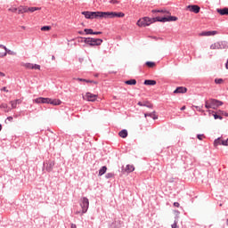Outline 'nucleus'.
<instances>
[{
  "label": "nucleus",
  "mask_w": 228,
  "mask_h": 228,
  "mask_svg": "<svg viewBox=\"0 0 228 228\" xmlns=\"http://www.w3.org/2000/svg\"><path fill=\"white\" fill-rule=\"evenodd\" d=\"M8 11L11 12H17V11L19 12V8L12 7V8L8 9Z\"/></svg>",
  "instance_id": "nucleus-37"
},
{
  "label": "nucleus",
  "mask_w": 228,
  "mask_h": 228,
  "mask_svg": "<svg viewBox=\"0 0 228 228\" xmlns=\"http://www.w3.org/2000/svg\"><path fill=\"white\" fill-rule=\"evenodd\" d=\"M125 171L126 173H132L134 171V167L132 165H127V166H126Z\"/></svg>",
  "instance_id": "nucleus-24"
},
{
  "label": "nucleus",
  "mask_w": 228,
  "mask_h": 228,
  "mask_svg": "<svg viewBox=\"0 0 228 228\" xmlns=\"http://www.w3.org/2000/svg\"><path fill=\"white\" fill-rule=\"evenodd\" d=\"M102 32H100V31H98V32H93V35H95V36L102 35Z\"/></svg>",
  "instance_id": "nucleus-49"
},
{
  "label": "nucleus",
  "mask_w": 228,
  "mask_h": 228,
  "mask_svg": "<svg viewBox=\"0 0 228 228\" xmlns=\"http://www.w3.org/2000/svg\"><path fill=\"white\" fill-rule=\"evenodd\" d=\"M2 129H3V126H2V125H0V132L2 131Z\"/></svg>",
  "instance_id": "nucleus-57"
},
{
  "label": "nucleus",
  "mask_w": 228,
  "mask_h": 228,
  "mask_svg": "<svg viewBox=\"0 0 228 228\" xmlns=\"http://www.w3.org/2000/svg\"><path fill=\"white\" fill-rule=\"evenodd\" d=\"M137 105L140 107L152 108V105L149 104L148 102H138Z\"/></svg>",
  "instance_id": "nucleus-26"
},
{
  "label": "nucleus",
  "mask_w": 228,
  "mask_h": 228,
  "mask_svg": "<svg viewBox=\"0 0 228 228\" xmlns=\"http://www.w3.org/2000/svg\"><path fill=\"white\" fill-rule=\"evenodd\" d=\"M136 79H130V80H127V81H125V84L127 85V86H136Z\"/></svg>",
  "instance_id": "nucleus-25"
},
{
  "label": "nucleus",
  "mask_w": 228,
  "mask_h": 228,
  "mask_svg": "<svg viewBox=\"0 0 228 228\" xmlns=\"http://www.w3.org/2000/svg\"><path fill=\"white\" fill-rule=\"evenodd\" d=\"M99 19H113V12H99Z\"/></svg>",
  "instance_id": "nucleus-6"
},
{
  "label": "nucleus",
  "mask_w": 228,
  "mask_h": 228,
  "mask_svg": "<svg viewBox=\"0 0 228 228\" xmlns=\"http://www.w3.org/2000/svg\"><path fill=\"white\" fill-rule=\"evenodd\" d=\"M106 170H107V167H106L105 166L102 167H101V169H99V174H98V175H99V176H102L103 175H105Z\"/></svg>",
  "instance_id": "nucleus-28"
},
{
  "label": "nucleus",
  "mask_w": 228,
  "mask_h": 228,
  "mask_svg": "<svg viewBox=\"0 0 228 228\" xmlns=\"http://www.w3.org/2000/svg\"><path fill=\"white\" fill-rule=\"evenodd\" d=\"M188 92V89L186 87H177L176 89L174 90V94H185Z\"/></svg>",
  "instance_id": "nucleus-14"
},
{
  "label": "nucleus",
  "mask_w": 228,
  "mask_h": 228,
  "mask_svg": "<svg viewBox=\"0 0 228 228\" xmlns=\"http://www.w3.org/2000/svg\"><path fill=\"white\" fill-rule=\"evenodd\" d=\"M2 91H3V92H5V93H8V90H7L6 87H3V88H2Z\"/></svg>",
  "instance_id": "nucleus-52"
},
{
  "label": "nucleus",
  "mask_w": 228,
  "mask_h": 228,
  "mask_svg": "<svg viewBox=\"0 0 228 228\" xmlns=\"http://www.w3.org/2000/svg\"><path fill=\"white\" fill-rule=\"evenodd\" d=\"M48 104H52L53 106H60L61 104V100H52L50 99V102H48Z\"/></svg>",
  "instance_id": "nucleus-19"
},
{
  "label": "nucleus",
  "mask_w": 228,
  "mask_h": 228,
  "mask_svg": "<svg viewBox=\"0 0 228 228\" xmlns=\"http://www.w3.org/2000/svg\"><path fill=\"white\" fill-rule=\"evenodd\" d=\"M79 207H81V212L80 211H76V215L78 216L81 214L83 216L84 214L88 211V208L90 207V201L88 200V198L83 197L81 198V201L79 202Z\"/></svg>",
  "instance_id": "nucleus-3"
},
{
  "label": "nucleus",
  "mask_w": 228,
  "mask_h": 228,
  "mask_svg": "<svg viewBox=\"0 0 228 228\" xmlns=\"http://www.w3.org/2000/svg\"><path fill=\"white\" fill-rule=\"evenodd\" d=\"M0 77H5V74L3 73V72H0Z\"/></svg>",
  "instance_id": "nucleus-53"
},
{
  "label": "nucleus",
  "mask_w": 228,
  "mask_h": 228,
  "mask_svg": "<svg viewBox=\"0 0 228 228\" xmlns=\"http://www.w3.org/2000/svg\"><path fill=\"white\" fill-rule=\"evenodd\" d=\"M28 12H35L36 11H40L41 7H27Z\"/></svg>",
  "instance_id": "nucleus-27"
},
{
  "label": "nucleus",
  "mask_w": 228,
  "mask_h": 228,
  "mask_svg": "<svg viewBox=\"0 0 228 228\" xmlns=\"http://www.w3.org/2000/svg\"><path fill=\"white\" fill-rule=\"evenodd\" d=\"M6 121L12 122V117H7Z\"/></svg>",
  "instance_id": "nucleus-48"
},
{
  "label": "nucleus",
  "mask_w": 228,
  "mask_h": 228,
  "mask_svg": "<svg viewBox=\"0 0 228 228\" xmlns=\"http://www.w3.org/2000/svg\"><path fill=\"white\" fill-rule=\"evenodd\" d=\"M218 34L217 31H203L199 34L200 37H211V36H216Z\"/></svg>",
  "instance_id": "nucleus-11"
},
{
  "label": "nucleus",
  "mask_w": 228,
  "mask_h": 228,
  "mask_svg": "<svg viewBox=\"0 0 228 228\" xmlns=\"http://www.w3.org/2000/svg\"><path fill=\"white\" fill-rule=\"evenodd\" d=\"M213 116H214V119H216V120H217V119L223 120V117H221L220 115L214 113Z\"/></svg>",
  "instance_id": "nucleus-34"
},
{
  "label": "nucleus",
  "mask_w": 228,
  "mask_h": 228,
  "mask_svg": "<svg viewBox=\"0 0 228 228\" xmlns=\"http://www.w3.org/2000/svg\"><path fill=\"white\" fill-rule=\"evenodd\" d=\"M52 60H54V56H52Z\"/></svg>",
  "instance_id": "nucleus-59"
},
{
  "label": "nucleus",
  "mask_w": 228,
  "mask_h": 228,
  "mask_svg": "<svg viewBox=\"0 0 228 228\" xmlns=\"http://www.w3.org/2000/svg\"><path fill=\"white\" fill-rule=\"evenodd\" d=\"M109 3H110L111 4H118L119 1L118 0H110Z\"/></svg>",
  "instance_id": "nucleus-41"
},
{
  "label": "nucleus",
  "mask_w": 228,
  "mask_h": 228,
  "mask_svg": "<svg viewBox=\"0 0 228 228\" xmlns=\"http://www.w3.org/2000/svg\"><path fill=\"white\" fill-rule=\"evenodd\" d=\"M226 225L228 226V219L226 220Z\"/></svg>",
  "instance_id": "nucleus-58"
},
{
  "label": "nucleus",
  "mask_w": 228,
  "mask_h": 228,
  "mask_svg": "<svg viewBox=\"0 0 228 228\" xmlns=\"http://www.w3.org/2000/svg\"><path fill=\"white\" fill-rule=\"evenodd\" d=\"M123 17H125V13H123V12H113V13H112V19H115V18L121 19Z\"/></svg>",
  "instance_id": "nucleus-20"
},
{
  "label": "nucleus",
  "mask_w": 228,
  "mask_h": 228,
  "mask_svg": "<svg viewBox=\"0 0 228 228\" xmlns=\"http://www.w3.org/2000/svg\"><path fill=\"white\" fill-rule=\"evenodd\" d=\"M225 69L228 70V60L226 61Z\"/></svg>",
  "instance_id": "nucleus-55"
},
{
  "label": "nucleus",
  "mask_w": 228,
  "mask_h": 228,
  "mask_svg": "<svg viewBox=\"0 0 228 228\" xmlns=\"http://www.w3.org/2000/svg\"><path fill=\"white\" fill-rule=\"evenodd\" d=\"M214 145H224V146H228V138L226 140L221 141L220 138L216 139L214 142Z\"/></svg>",
  "instance_id": "nucleus-12"
},
{
  "label": "nucleus",
  "mask_w": 228,
  "mask_h": 228,
  "mask_svg": "<svg viewBox=\"0 0 228 228\" xmlns=\"http://www.w3.org/2000/svg\"><path fill=\"white\" fill-rule=\"evenodd\" d=\"M145 65H147L148 68L151 69V68L155 67V62L147 61V62H145Z\"/></svg>",
  "instance_id": "nucleus-30"
},
{
  "label": "nucleus",
  "mask_w": 228,
  "mask_h": 228,
  "mask_svg": "<svg viewBox=\"0 0 228 228\" xmlns=\"http://www.w3.org/2000/svg\"><path fill=\"white\" fill-rule=\"evenodd\" d=\"M157 85V81L147 79L144 81V86H155Z\"/></svg>",
  "instance_id": "nucleus-23"
},
{
  "label": "nucleus",
  "mask_w": 228,
  "mask_h": 228,
  "mask_svg": "<svg viewBox=\"0 0 228 228\" xmlns=\"http://www.w3.org/2000/svg\"><path fill=\"white\" fill-rule=\"evenodd\" d=\"M203 138H204V134H197V139H199L200 141L203 140Z\"/></svg>",
  "instance_id": "nucleus-40"
},
{
  "label": "nucleus",
  "mask_w": 228,
  "mask_h": 228,
  "mask_svg": "<svg viewBox=\"0 0 228 228\" xmlns=\"http://www.w3.org/2000/svg\"><path fill=\"white\" fill-rule=\"evenodd\" d=\"M7 53V54H11V55H14V53L12 52L11 50H5V53Z\"/></svg>",
  "instance_id": "nucleus-43"
},
{
  "label": "nucleus",
  "mask_w": 228,
  "mask_h": 228,
  "mask_svg": "<svg viewBox=\"0 0 228 228\" xmlns=\"http://www.w3.org/2000/svg\"><path fill=\"white\" fill-rule=\"evenodd\" d=\"M114 176H115V174H113V173H108V174H106L105 178H106V179H110V178H112V177H114Z\"/></svg>",
  "instance_id": "nucleus-33"
},
{
  "label": "nucleus",
  "mask_w": 228,
  "mask_h": 228,
  "mask_svg": "<svg viewBox=\"0 0 228 228\" xmlns=\"http://www.w3.org/2000/svg\"><path fill=\"white\" fill-rule=\"evenodd\" d=\"M216 12L219 13V15H228V8H224V9H217Z\"/></svg>",
  "instance_id": "nucleus-17"
},
{
  "label": "nucleus",
  "mask_w": 228,
  "mask_h": 228,
  "mask_svg": "<svg viewBox=\"0 0 228 228\" xmlns=\"http://www.w3.org/2000/svg\"><path fill=\"white\" fill-rule=\"evenodd\" d=\"M224 45H225V43L216 42L210 45V49L211 50H221L223 48H225V46H224Z\"/></svg>",
  "instance_id": "nucleus-9"
},
{
  "label": "nucleus",
  "mask_w": 228,
  "mask_h": 228,
  "mask_svg": "<svg viewBox=\"0 0 228 228\" xmlns=\"http://www.w3.org/2000/svg\"><path fill=\"white\" fill-rule=\"evenodd\" d=\"M186 110V106H183V107L180 108V110Z\"/></svg>",
  "instance_id": "nucleus-54"
},
{
  "label": "nucleus",
  "mask_w": 228,
  "mask_h": 228,
  "mask_svg": "<svg viewBox=\"0 0 228 228\" xmlns=\"http://www.w3.org/2000/svg\"><path fill=\"white\" fill-rule=\"evenodd\" d=\"M216 85H222L224 83L223 78H216L215 80Z\"/></svg>",
  "instance_id": "nucleus-32"
},
{
  "label": "nucleus",
  "mask_w": 228,
  "mask_h": 228,
  "mask_svg": "<svg viewBox=\"0 0 228 228\" xmlns=\"http://www.w3.org/2000/svg\"><path fill=\"white\" fill-rule=\"evenodd\" d=\"M7 108H8V105H7L6 103H2V104H0V109H2V110H7Z\"/></svg>",
  "instance_id": "nucleus-39"
},
{
  "label": "nucleus",
  "mask_w": 228,
  "mask_h": 228,
  "mask_svg": "<svg viewBox=\"0 0 228 228\" xmlns=\"http://www.w3.org/2000/svg\"><path fill=\"white\" fill-rule=\"evenodd\" d=\"M28 12V7L21 5L20 7H18V13L19 14H22V13H27Z\"/></svg>",
  "instance_id": "nucleus-16"
},
{
  "label": "nucleus",
  "mask_w": 228,
  "mask_h": 228,
  "mask_svg": "<svg viewBox=\"0 0 228 228\" xmlns=\"http://www.w3.org/2000/svg\"><path fill=\"white\" fill-rule=\"evenodd\" d=\"M187 10L191 12L199 13L200 12V7L199 5H187Z\"/></svg>",
  "instance_id": "nucleus-10"
},
{
  "label": "nucleus",
  "mask_w": 228,
  "mask_h": 228,
  "mask_svg": "<svg viewBox=\"0 0 228 228\" xmlns=\"http://www.w3.org/2000/svg\"><path fill=\"white\" fill-rule=\"evenodd\" d=\"M79 35H84L83 31L78 32Z\"/></svg>",
  "instance_id": "nucleus-56"
},
{
  "label": "nucleus",
  "mask_w": 228,
  "mask_h": 228,
  "mask_svg": "<svg viewBox=\"0 0 228 228\" xmlns=\"http://www.w3.org/2000/svg\"><path fill=\"white\" fill-rule=\"evenodd\" d=\"M79 43H84L88 45L89 46H100L103 40L102 39H95L93 37H79Z\"/></svg>",
  "instance_id": "nucleus-2"
},
{
  "label": "nucleus",
  "mask_w": 228,
  "mask_h": 228,
  "mask_svg": "<svg viewBox=\"0 0 228 228\" xmlns=\"http://www.w3.org/2000/svg\"><path fill=\"white\" fill-rule=\"evenodd\" d=\"M21 102H22V100H20V99L14 100V101H11V102H10L11 108H12V110L16 109V108H17V105L21 104Z\"/></svg>",
  "instance_id": "nucleus-13"
},
{
  "label": "nucleus",
  "mask_w": 228,
  "mask_h": 228,
  "mask_svg": "<svg viewBox=\"0 0 228 228\" xmlns=\"http://www.w3.org/2000/svg\"><path fill=\"white\" fill-rule=\"evenodd\" d=\"M7 56V53H0V58H4Z\"/></svg>",
  "instance_id": "nucleus-44"
},
{
  "label": "nucleus",
  "mask_w": 228,
  "mask_h": 228,
  "mask_svg": "<svg viewBox=\"0 0 228 228\" xmlns=\"http://www.w3.org/2000/svg\"><path fill=\"white\" fill-rule=\"evenodd\" d=\"M35 64H31V63H26L24 64L25 69H32V68L34 67Z\"/></svg>",
  "instance_id": "nucleus-31"
},
{
  "label": "nucleus",
  "mask_w": 228,
  "mask_h": 228,
  "mask_svg": "<svg viewBox=\"0 0 228 228\" xmlns=\"http://www.w3.org/2000/svg\"><path fill=\"white\" fill-rule=\"evenodd\" d=\"M171 228H179L178 220L174 221V224H172Z\"/></svg>",
  "instance_id": "nucleus-35"
},
{
  "label": "nucleus",
  "mask_w": 228,
  "mask_h": 228,
  "mask_svg": "<svg viewBox=\"0 0 228 228\" xmlns=\"http://www.w3.org/2000/svg\"><path fill=\"white\" fill-rule=\"evenodd\" d=\"M50 30H51V27H49V26H45V27L41 28V31H50Z\"/></svg>",
  "instance_id": "nucleus-36"
},
{
  "label": "nucleus",
  "mask_w": 228,
  "mask_h": 228,
  "mask_svg": "<svg viewBox=\"0 0 228 228\" xmlns=\"http://www.w3.org/2000/svg\"><path fill=\"white\" fill-rule=\"evenodd\" d=\"M0 48H2L4 51H7V47L4 45H0Z\"/></svg>",
  "instance_id": "nucleus-47"
},
{
  "label": "nucleus",
  "mask_w": 228,
  "mask_h": 228,
  "mask_svg": "<svg viewBox=\"0 0 228 228\" xmlns=\"http://www.w3.org/2000/svg\"><path fill=\"white\" fill-rule=\"evenodd\" d=\"M53 167H54L53 161H50L49 163H47L46 164V172H52V170H53Z\"/></svg>",
  "instance_id": "nucleus-18"
},
{
  "label": "nucleus",
  "mask_w": 228,
  "mask_h": 228,
  "mask_svg": "<svg viewBox=\"0 0 228 228\" xmlns=\"http://www.w3.org/2000/svg\"><path fill=\"white\" fill-rule=\"evenodd\" d=\"M82 14L84 17H86V20H94L100 18V12H83Z\"/></svg>",
  "instance_id": "nucleus-5"
},
{
  "label": "nucleus",
  "mask_w": 228,
  "mask_h": 228,
  "mask_svg": "<svg viewBox=\"0 0 228 228\" xmlns=\"http://www.w3.org/2000/svg\"><path fill=\"white\" fill-rule=\"evenodd\" d=\"M179 206H180V204H179L178 202H175V203H174V207H175V208H179Z\"/></svg>",
  "instance_id": "nucleus-50"
},
{
  "label": "nucleus",
  "mask_w": 228,
  "mask_h": 228,
  "mask_svg": "<svg viewBox=\"0 0 228 228\" xmlns=\"http://www.w3.org/2000/svg\"><path fill=\"white\" fill-rule=\"evenodd\" d=\"M70 228H77V225H76L75 224H71Z\"/></svg>",
  "instance_id": "nucleus-51"
},
{
  "label": "nucleus",
  "mask_w": 228,
  "mask_h": 228,
  "mask_svg": "<svg viewBox=\"0 0 228 228\" xmlns=\"http://www.w3.org/2000/svg\"><path fill=\"white\" fill-rule=\"evenodd\" d=\"M194 109L197 110V111L201 112V107L200 106H193Z\"/></svg>",
  "instance_id": "nucleus-45"
},
{
  "label": "nucleus",
  "mask_w": 228,
  "mask_h": 228,
  "mask_svg": "<svg viewBox=\"0 0 228 228\" xmlns=\"http://www.w3.org/2000/svg\"><path fill=\"white\" fill-rule=\"evenodd\" d=\"M84 32H86V35H93L94 34V30L91 28H86V29H84Z\"/></svg>",
  "instance_id": "nucleus-29"
},
{
  "label": "nucleus",
  "mask_w": 228,
  "mask_h": 228,
  "mask_svg": "<svg viewBox=\"0 0 228 228\" xmlns=\"http://www.w3.org/2000/svg\"><path fill=\"white\" fill-rule=\"evenodd\" d=\"M178 20V17L175 16H167V17H155V18H150V17H144L137 20V26L140 28H145L152 23L158 22H169V21H176Z\"/></svg>",
  "instance_id": "nucleus-1"
},
{
  "label": "nucleus",
  "mask_w": 228,
  "mask_h": 228,
  "mask_svg": "<svg viewBox=\"0 0 228 228\" xmlns=\"http://www.w3.org/2000/svg\"><path fill=\"white\" fill-rule=\"evenodd\" d=\"M219 113H221V115H224L225 117H228V113L227 112H224L223 110H219Z\"/></svg>",
  "instance_id": "nucleus-46"
},
{
  "label": "nucleus",
  "mask_w": 228,
  "mask_h": 228,
  "mask_svg": "<svg viewBox=\"0 0 228 228\" xmlns=\"http://www.w3.org/2000/svg\"><path fill=\"white\" fill-rule=\"evenodd\" d=\"M37 104H48L51 102V98L39 97L34 100Z\"/></svg>",
  "instance_id": "nucleus-8"
},
{
  "label": "nucleus",
  "mask_w": 228,
  "mask_h": 228,
  "mask_svg": "<svg viewBox=\"0 0 228 228\" xmlns=\"http://www.w3.org/2000/svg\"><path fill=\"white\" fill-rule=\"evenodd\" d=\"M118 136L121 137L122 139H126V137H127V130L123 129L120 132H118Z\"/></svg>",
  "instance_id": "nucleus-22"
},
{
  "label": "nucleus",
  "mask_w": 228,
  "mask_h": 228,
  "mask_svg": "<svg viewBox=\"0 0 228 228\" xmlns=\"http://www.w3.org/2000/svg\"><path fill=\"white\" fill-rule=\"evenodd\" d=\"M76 80L78 81V82H84V83H86V84H94V85L98 84V82H96V81L89 80V79H84V78H80V77L77 78Z\"/></svg>",
  "instance_id": "nucleus-15"
},
{
  "label": "nucleus",
  "mask_w": 228,
  "mask_h": 228,
  "mask_svg": "<svg viewBox=\"0 0 228 228\" xmlns=\"http://www.w3.org/2000/svg\"><path fill=\"white\" fill-rule=\"evenodd\" d=\"M97 98H98L97 94H94L89 92L86 94V96H84V99L86 100V102H96Z\"/></svg>",
  "instance_id": "nucleus-7"
},
{
  "label": "nucleus",
  "mask_w": 228,
  "mask_h": 228,
  "mask_svg": "<svg viewBox=\"0 0 228 228\" xmlns=\"http://www.w3.org/2000/svg\"><path fill=\"white\" fill-rule=\"evenodd\" d=\"M152 12H160V13H169L168 12H167V11H162V10H160V11H152Z\"/></svg>",
  "instance_id": "nucleus-42"
},
{
  "label": "nucleus",
  "mask_w": 228,
  "mask_h": 228,
  "mask_svg": "<svg viewBox=\"0 0 228 228\" xmlns=\"http://www.w3.org/2000/svg\"><path fill=\"white\" fill-rule=\"evenodd\" d=\"M144 117H145V118L150 117V118H151L154 119V120L159 119V116L155 115V112L145 113V114H144Z\"/></svg>",
  "instance_id": "nucleus-21"
},
{
  "label": "nucleus",
  "mask_w": 228,
  "mask_h": 228,
  "mask_svg": "<svg viewBox=\"0 0 228 228\" xmlns=\"http://www.w3.org/2000/svg\"><path fill=\"white\" fill-rule=\"evenodd\" d=\"M224 102L216 99H210L206 101L205 107L207 110H216V108L223 106Z\"/></svg>",
  "instance_id": "nucleus-4"
},
{
  "label": "nucleus",
  "mask_w": 228,
  "mask_h": 228,
  "mask_svg": "<svg viewBox=\"0 0 228 228\" xmlns=\"http://www.w3.org/2000/svg\"><path fill=\"white\" fill-rule=\"evenodd\" d=\"M31 69L40 70L41 69V66L37 65V64H34V66H33V68Z\"/></svg>",
  "instance_id": "nucleus-38"
}]
</instances>
